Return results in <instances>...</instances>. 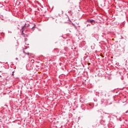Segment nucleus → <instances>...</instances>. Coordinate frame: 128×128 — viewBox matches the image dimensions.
<instances>
[{
  "mask_svg": "<svg viewBox=\"0 0 128 128\" xmlns=\"http://www.w3.org/2000/svg\"><path fill=\"white\" fill-rule=\"evenodd\" d=\"M88 22H90V24H92V22H94V20H88Z\"/></svg>",
  "mask_w": 128,
  "mask_h": 128,
  "instance_id": "obj_1",
  "label": "nucleus"
},
{
  "mask_svg": "<svg viewBox=\"0 0 128 128\" xmlns=\"http://www.w3.org/2000/svg\"><path fill=\"white\" fill-rule=\"evenodd\" d=\"M26 28V26H23L22 28V30H24V28Z\"/></svg>",
  "mask_w": 128,
  "mask_h": 128,
  "instance_id": "obj_2",
  "label": "nucleus"
},
{
  "mask_svg": "<svg viewBox=\"0 0 128 128\" xmlns=\"http://www.w3.org/2000/svg\"><path fill=\"white\" fill-rule=\"evenodd\" d=\"M22 34H24V30H22Z\"/></svg>",
  "mask_w": 128,
  "mask_h": 128,
  "instance_id": "obj_3",
  "label": "nucleus"
},
{
  "mask_svg": "<svg viewBox=\"0 0 128 128\" xmlns=\"http://www.w3.org/2000/svg\"><path fill=\"white\" fill-rule=\"evenodd\" d=\"M12 76H14V73H12Z\"/></svg>",
  "mask_w": 128,
  "mask_h": 128,
  "instance_id": "obj_4",
  "label": "nucleus"
},
{
  "mask_svg": "<svg viewBox=\"0 0 128 128\" xmlns=\"http://www.w3.org/2000/svg\"><path fill=\"white\" fill-rule=\"evenodd\" d=\"M0 77L2 78V76H0Z\"/></svg>",
  "mask_w": 128,
  "mask_h": 128,
  "instance_id": "obj_5",
  "label": "nucleus"
}]
</instances>
